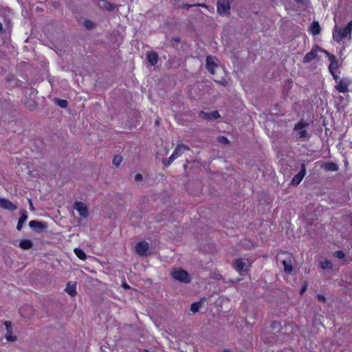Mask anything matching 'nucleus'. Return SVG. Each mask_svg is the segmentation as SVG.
<instances>
[{
	"label": "nucleus",
	"instance_id": "nucleus-7",
	"mask_svg": "<svg viewBox=\"0 0 352 352\" xmlns=\"http://www.w3.org/2000/svg\"><path fill=\"white\" fill-rule=\"evenodd\" d=\"M305 175H306V166H305V164L304 163H302L300 166V172L293 177V179L290 183V185L293 186H298L301 182V181L302 180L303 177L305 176Z\"/></svg>",
	"mask_w": 352,
	"mask_h": 352
},
{
	"label": "nucleus",
	"instance_id": "nucleus-36",
	"mask_svg": "<svg viewBox=\"0 0 352 352\" xmlns=\"http://www.w3.org/2000/svg\"><path fill=\"white\" fill-rule=\"evenodd\" d=\"M297 135L299 138H307V132L305 130H300L298 133Z\"/></svg>",
	"mask_w": 352,
	"mask_h": 352
},
{
	"label": "nucleus",
	"instance_id": "nucleus-9",
	"mask_svg": "<svg viewBox=\"0 0 352 352\" xmlns=\"http://www.w3.org/2000/svg\"><path fill=\"white\" fill-rule=\"evenodd\" d=\"M261 338L265 343L273 344L276 343L278 339L276 332L265 331L262 333Z\"/></svg>",
	"mask_w": 352,
	"mask_h": 352
},
{
	"label": "nucleus",
	"instance_id": "nucleus-18",
	"mask_svg": "<svg viewBox=\"0 0 352 352\" xmlns=\"http://www.w3.org/2000/svg\"><path fill=\"white\" fill-rule=\"evenodd\" d=\"M320 167L325 171H337L339 169L338 165L331 162H324L321 164Z\"/></svg>",
	"mask_w": 352,
	"mask_h": 352
},
{
	"label": "nucleus",
	"instance_id": "nucleus-38",
	"mask_svg": "<svg viewBox=\"0 0 352 352\" xmlns=\"http://www.w3.org/2000/svg\"><path fill=\"white\" fill-rule=\"evenodd\" d=\"M294 1L298 3H300L302 6H303L305 7H307L309 3V0H294Z\"/></svg>",
	"mask_w": 352,
	"mask_h": 352
},
{
	"label": "nucleus",
	"instance_id": "nucleus-4",
	"mask_svg": "<svg viewBox=\"0 0 352 352\" xmlns=\"http://www.w3.org/2000/svg\"><path fill=\"white\" fill-rule=\"evenodd\" d=\"M173 278L181 283H189L191 281L189 274L183 269L175 270L171 272Z\"/></svg>",
	"mask_w": 352,
	"mask_h": 352
},
{
	"label": "nucleus",
	"instance_id": "nucleus-15",
	"mask_svg": "<svg viewBox=\"0 0 352 352\" xmlns=\"http://www.w3.org/2000/svg\"><path fill=\"white\" fill-rule=\"evenodd\" d=\"M215 60H217V58L212 56H208L206 60V69L212 74H214V68L217 67Z\"/></svg>",
	"mask_w": 352,
	"mask_h": 352
},
{
	"label": "nucleus",
	"instance_id": "nucleus-51",
	"mask_svg": "<svg viewBox=\"0 0 352 352\" xmlns=\"http://www.w3.org/2000/svg\"><path fill=\"white\" fill-rule=\"evenodd\" d=\"M226 80H223V82H221V84L223 85H226Z\"/></svg>",
	"mask_w": 352,
	"mask_h": 352
},
{
	"label": "nucleus",
	"instance_id": "nucleus-27",
	"mask_svg": "<svg viewBox=\"0 0 352 352\" xmlns=\"http://www.w3.org/2000/svg\"><path fill=\"white\" fill-rule=\"evenodd\" d=\"M74 252L76 255L81 260L85 261L87 258V255L85 252L79 248H76L74 249Z\"/></svg>",
	"mask_w": 352,
	"mask_h": 352
},
{
	"label": "nucleus",
	"instance_id": "nucleus-43",
	"mask_svg": "<svg viewBox=\"0 0 352 352\" xmlns=\"http://www.w3.org/2000/svg\"><path fill=\"white\" fill-rule=\"evenodd\" d=\"M328 58H329L330 63H333V62L337 60V59L336 58V56L333 54H331L329 56H328Z\"/></svg>",
	"mask_w": 352,
	"mask_h": 352
},
{
	"label": "nucleus",
	"instance_id": "nucleus-13",
	"mask_svg": "<svg viewBox=\"0 0 352 352\" xmlns=\"http://www.w3.org/2000/svg\"><path fill=\"white\" fill-rule=\"evenodd\" d=\"M0 207L10 211H14L18 208L17 205L5 198H0Z\"/></svg>",
	"mask_w": 352,
	"mask_h": 352
},
{
	"label": "nucleus",
	"instance_id": "nucleus-44",
	"mask_svg": "<svg viewBox=\"0 0 352 352\" xmlns=\"http://www.w3.org/2000/svg\"><path fill=\"white\" fill-rule=\"evenodd\" d=\"M180 38L179 36L173 37L171 38V41H173L175 43H179L180 42Z\"/></svg>",
	"mask_w": 352,
	"mask_h": 352
},
{
	"label": "nucleus",
	"instance_id": "nucleus-55",
	"mask_svg": "<svg viewBox=\"0 0 352 352\" xmlns=\"http://www.w3.org/2000/svg\"><path fill=\"white\" fill-rule=\"evenodd\" d=\"M27 308H28V309H30V310H32V307H29V306H28V307H27Z\"/></svg>",
	"mask_w": 352,
	"mask_h": 352
},
{
	"label": "nucleus",
	"instance_id": "nucleus-39",
	"mask_svg": "<svg viewBox=\"0 0 352 352\" xmlns=\"http://www.w3.org/2000/svg\"><path fill=\"white\" fill-rule=\"evenodd\" d=\"M329 72L331 74L335 81L336 82H338L339 80H340V79L339 76L337 75V74L335 72V71H329Z\"/></svg>",
	"mask_w": 352,
	"mask_h": 352
},
{
	"label": "nucleus",
	"instance_id": "nucleus-23",
	"mask_svg": "<svg viewBox=\"0 0 352 352\" xmlns=\"http://www.w3.org/2000/svg\"><path fill=\"white\" fill-rule=\"evenodd\" d=\"M206 301V298H201L199 301L195 302L191 304L190 305V311L193 313H197L199 311V309L201 307L204 302Z\"/></svg>",
	"mask_w": 352,
	"mask_h": 352
},
{
	"label": "nucleus",
	"instance_id": "nucleus-10",
	"mask_svg": "<svg viewBox=\"0 0 352 352\" xmlns=\"http://www.w3.org/2000/svg\"><path fill=\"white\" fill-rule=\"evenodd\" d=\"M93 3L101 8H104L109 12H112L116 8V5L107 0H92Z\"/></svg>",
	"mask_w": 352,
	"mask_h": 352
},
{
	"label": "nucleus",
	"instance_id": "nucleus-40",
	"mask_svg": "<svg viewBox=\"0 0 352 352\" xmlns=\"http://www.w3.org/2000/svg\"><path fill=\"white\" fill-rule=\"evenodd\" d=\"M28 107L30 110L34 109L36 107V102L34 100H31Z\"/></svg>",
	"mask_w": 352,
	"mask_h": 352
},
{
	"label": "nucleus",
	"instance_id": "nucleus-17",
	"mask_svg": "<svg viewBox=\"0 0 352 352\" xmlns=\"http://www.w3.org/2000/svg\"><path fill=\"white\" fill-rule=\"evenodd\" d=\"M20 214H21V217L19 219V221H18V223L16 226V229L19 231L21 230V229L23 226V224L25 223V221L28 219V212L25 209H21L20 210Z\"/></svg>",
	"mask_w": 352,
	"mask_h": 352
},
{
	"label": "nucleus",
	"instance_id": "nucleus-26",
	"mask_svg": "<svg viewBox=\"0 0 352 352\" xmlns=\"http://www.w3.org/2000/svg\"><path fill=\"white\" fill-rule=\"evenodd\" d=\"M270 327L276 331V333H280L282 330L281 324L279 321L273 320L271 322Z\"/></svg>",
	"mask_w": 352,
	"mask_h": 352
},
{
	"label": "nucleus",
	"instance_id": "nucleus-11",
	"mask_svg": "<svg viewBox=\"0 0 352 352\" xmlns=\"http://www.w3.org/2000/svg\"><path fill=\"white\" fill-rule=\"evenodd\" d=\"M148 249L149 245L145 241H140L135 245V252L140 256H146Z\"/></svg>",
	"mask_w": 352,
	"mask_h": 352
},
{
	"label": "nucleus",
	"instance_id": "nucleus-24",
	"mask_svg": "<svg viewBox=\"0 0 352 352\" xmlns=\"http://www.w3.org/2000/svg\"><path fill=\"white\" fill-rule=\"evenodd\" d=\"M19 247L23 250H30L33 247V242L30 239H23L19 243Z\"/></svg>",
	"mask_w": 352,
	"mask_h": 352
},
{
	"label": "nucleus",
	"instance_id": "nucleus-54",
	"mask_svg": "<svg viewBox=\"0 0 352 352\" xmlns=\"http://www.w3.org/2000/svg\"><path fill=\"white\" fill-rule=\"evenodd\" d=\"M159 123H160V122H159V121H158V120H156V121H155V124H158Z\"/></svg>",
	"mask_w": 352,
	"mask_h": 352
},
{
	"label": "nucleus",
	"instance_id": "nucleus-47",
	"mask_svg": "<svg viewBox=\"0 0 352 352\" xmlns=\"http://www.w3.org/2000/svg\"><path fill=\"white\" fill-rule=\"evenodd\" d=\"M321 52H324L327 56H329L331 54L328 51L323 50V49H322Z\"/></svg>",
	"mask_w": 352,
	"mask_h": 352
},
{
	"label": "nucleus",
	"instance_id": "nucleus-32",
	"mask_svg": "<svg viewBox=\"0 0 352 352\" xmlns=\"http://www.w3.org/2000/svg\"><path fill=\"white\" fill-rule=\"evenodd\" d=\"M122 161V156H120V155H116L113 157V159L112 163H113V164L114 166L118 167Z\"/></svg>",
	"mask_w": 352,
	"mask_h": 352
},
{
	"label": "nucleus",
	"instance_id": "nucleus-6",
	"mask_svg": "<svg viewBox=\"0 0 352 352\" xmlns=\"http://www.w3.org/2000/svg\"><path fill=\"white\" fill-rule=\"evenodd\" d=\"M29 226L36 233H41L47 230L48 226L46 222L37 220H32L29 222Z\"/></svg>",
	"mask_w": 352,
	"mask_h": 352
},
{
	"label": "nucleus",
	"instance_id": "nucleus-5",
	"mask_svg": "<svg viewBox=\"0 0 352 352\" xmlns=\"http://www.w3.org/2000/svg\"><path fill=\"white\" fill-rule=\"evenodd\" d=\"M234 268L239 273L248 272L250 270V265L246 258H237L233 262Z\"/></svg>",
	"mask_w": 352,
	"mask_h": 352
},
{
	"label": "nucleus",
	"instance_id": "nucleus-33",
	"mask_svg": "<svg viewBox=\"0 0 352 352\" xmlns=\"http://www.w3.org/2000/svg\"><path fill=\"white\" fill-rule=\"evenodd\" d=\"M339 67V64L338 60L333 63H330L329 65V71H335V69Z\"/></svg>",
	"mask_w": 352,
	"mask_h": 352
},
{
	"label": "nucleus",
	"instance_id": "nucleus-42",
	"mask_svg": "<svg viewBox=\"0 0 352 352\" xmlns=\"http://www.w3.org/2000/svg\"><path fill=\"white\" fill-rule=\"evenodd\" d=\"M143 179V176L140 173H138L135 176V182H141Z\"/></svg>",
	"mask_w": 352,
	"mask_h": 352
},
{
	"label": "nucleus",
	"instance_id": "nucleus-50",
	"mask_svg": "<svg viewBox=\"0 0 352 352\" xmlns=\"http://www.w3.org/2000/svg\"><path fill=\"white\" fill-rule=\"evenodd\" d=\"M3 31V25L1 24V23L0 22V33L2 32Z\"/></svg>",
	"mask_w": 352,
	"mask_h": 352
},
{
	"label": "nucleus",
	"instance_id": "nucleus-35",
	"mask_svg": "<svg viewBox=\"0 0 352 352\" xmlns=\"http://www.w3.org/2000/svg\"><path fill=\"white\" fill-rule=\"evenodd\" d=\"M334 256L339 259H343L345 257V254L343 251L338 250L334 252Z\"/></svg>",
	"mask_w": 352,
	"mask_h": 352
},
{
	"label": "nucleus",
	"instance_id": "nucleus-22",
	"mask_svg": "<svg viewBox=\"0 0 352 352\" xmlns=\"http://www.w3.org/2000/svg\"><path fill=\"white\" fill-rule=\"evenodd\" d=\"M309 29L314 36L319 34L321 31L320 26L318 21L312 22Z\"/></svg>",
	"mask_w": 352,
	"mask_h": 352
},
{
	"label": "nucleus",
	"instance_id": "nucleus-21",
	"mask_svg": "<svg viewBox=\"0 0 352 352\" xmlns=\"http://www.w3.org/2000/svg\"><path fill=\"white\" fill-rule=\"evenodd\" d=\"M76 282H68L65 289V292L71 296H75L76 293Z\"/></svg>",
	"mask_w": 352,
	"mask_h": 352
},
{
	"label": "nucleus",
	"instance_id": "nucleus-37",
	"mask_svg": "<svg viewBox=\"0 0 352 352\" xmlns=\"http://www.w3.org/2000/svg\"><path fill=\"white\" fill-rule=\"evenodd\" d=\"M307 285H308V282L305 281L303 283V285L302 286V287L300 290V292H299L300 295H302L305 292Z\"/></svg>",
	"mask_w": 352,
	"mask_h": 352
},
{
	"label": "nucleus",
	"instance_id": "nucleus-2",
	"mask_svg": "<svg viewBox=\"0 0 352 352\" xmlns=\"http://www.w3.org/2000/svg\"><path fill=\"white\" fill-rule=\"evenodd\" d=\"M234 0H218L217 3V13L221 16H229L230 14V3Z\"/></svg>",
	"mask_w": 352,
	"mask_h": 352
},
{
	"label": "nucleus",
	"instance_id": "nucleus-12",
	"mask_svg": "<svg viewBox=\"0 0 352 352\" xmlns=\"http://www.w3.org/2000/svg\"><path fill=\"white\" fill-rule=\"evenodd\" d=\"M349 80L347 78H343L339 80L338 84L335 86V89L340 93H346L349 91Z\"/></svg>",
	"mask_w": 352,
	"mask_h": 352
},
{
	"label": "nucleus",
	"instance_id": "nucleus-53",
	"mask_svg": "<svg viewBox=\"0 0 352 352\" xmlns=\"http://www.w3.org/2000/svg\"><path fill=\"white\" fill-rule=\"evenodd\" d=\"M223 352H231V351L229 350H224Z\"/></svg>",
	"mask_w": 352,
	"mask_h": 352
},
{
	"label": "nucleus",
	"instance_id": "nucleus-31",
	"mask_svg": "<svg viewBox=\"0 0 352 352\" xmlns=\"http://www.w3.org/2000/svg\"><path fill=\"white\" fill-rule=\"evenodd\" d=\"M308 126H309V124L306 122H299L295 124L294 130H295V131L302 130V129H304Z\"/></svg>",
	"mask_w": 352,
	"mask_h": 352
},
{
	"label": "nucleus",
	"instance_id": "nucleus-8",
	"mask_svg": "<svg viewBox=\"0 0 352 352\" xmlns=\"http://www.w3.org/2000/svg\"><path fill=\"white\" fill-rule=\"evenodd\" d=\"M318 51H322V48L318 45H315L311 49V50L307 54H306V55L304 56L302 63H308L313 59L316 58L317 57V52Z\"/></svg>",
	"mask_w": 352,
	"mask_h": 352
},
{
	"label": "nucleus",
	"instance_id": "nucleus-28",
	"mask_svg": "<svg viewBox=\"0 0 352 352\" xmlns=\"http://www.w3.org/2000/svg\"><path fill=\"white\" fill-rule=\"evenodd\" d=\"M320 267L323 270H331L333 267L332 263L329 260L320 261Z\"/></svg>",
	"mask_w": 352,
	"mask_h": 352
},
{
	"label": "nucleus",
	"instance_id": "nucleus-3",
	"mask_svg": "<svg viewBox=\"0 0 352 352\" xmlns=\"http://www.w3.org/2000/svg\"><path fill=\"white\" fill-rule=\"evenodd\" d=\"M189 147L184 144H179L175 148L173 154L170 156V157L166 160L164 159L162 160V163L165 166H169L178 156H179L185 150H188Z\"/></svg>",
	"mask_w": 352,
	"mask_h": 352
},
{
	"label": "nucleus",
	"instance_id": "nucleus-25",
	"mask_svg": "<svg viewBox=\"0 0 352 352\" xmlns=\"http://www.w3.org/2000/svg\"><path fill=\"white\" fill-rule=\"evenodd\" d=\"M282 264L284 267V271L287 274H291L293 271V266L292 261L289 260V261H287L285 260L282 261Z\"/></svg>",
	"mask_w": 352,
	"mask_h": 352
},
{
	"label": "nucleus",
	"instance_id": "nucleus-1",
	"mask_svg": "<svg viewBox=\"0 0 352 352\" xmlns=\"http://www.w3.org/2000/svg\"><path fill=\"white\" fill-rule=\"evenodd\" d=\"M352 30V21H351L344 29L335 27L333 32V38L336 42H340L343 38L351 34Z\"/></svg>",
	"mask_w": 352,
	"mask_h": 352
},
{
	"label": "nucleus",
	"instance_id": "nucleus-14",
	"mask_svg": "<svg viewBox=\"0 0 352 352\" xmlns=\"http://www.w3.org/2000/svg\"><path fill=\"white\" fill-rule=\"evenodd\" d=\"M3 324L6 326V329L7 331V333L5 336L7 340L9 342L16 341L17 340L16 336H12V322L10 321L6 320L3 322Z\"/></svg>",
	"mask_w": 352,
	"mask_h": 352
},
{
	"label": "nucleus",
	"instance_id": "nucleus-52",
	"mask_svg": "<svg viewBox=\"0 0 352 352\" xmlns=\"http://www.w3.org/2000/svg\"><path fill=\"white\" fill-rule=\"evenodd\" d=\"M342 100H343V97L342 96H339V100L342 101Z\"/></svg>",
	"mask_w": 352,
	"mask_h": 352
},
{
	"label": "nucleus",
	"instance_id": "nucleus-41",
	"mask_svg": "<svg viewBox=\"0 0 352 352\" xmlns=\"http://www.w3.org/2000/svg\"><path fill=\"white\" fill-rule=\"evenodd\" d=\"M317 298H318V300L321 302L325 303L327 302L326 298L322 294H318L317 296Z\"/></svg>",
	"mask_w": 352,
	"mask_h": 352
},
{
	"label": "nucleus",
	"instance_id": "nucleus-45",
	"mask_svg": "<svg viewBox=\"0 0 352 352\" xmlns=\"http://www.w3.org/2000/svg\"><path fill=\"white\" fill-rule=\"evenodd\" d=\"M28 201H29V204H30V209L32 211H35V208L33 206L32 200L29 199Z\"/></svg>",
	"mask_w": 352,
	"mask_h": 352
},
{
	"label": "nucleus",
	"instance_id": "nucleus-49",
	"mask_svg": "<svg viewBox=\"0 0 352 352\" xmlns=\"http://www.w3.org/2000/svg\"><path fill=\"white\" fill-rule=\"evenodd\" d=\"M195 6H201V7H206V5L203 3V4H201V3H198L197 5H195Z\"/></svg>",
	"mask_w": 352,
	"mask_h": 352
},
{
	"label": "nucleus",
	"instance_id": "nucleus-46",
	"mask_svg": "<svg viewBox=\"0 0 352 352\" xmlns=\"http://www.w3.org/2000/svg\"><path fill=\"white\" fill-rule=\"evenodd\" d=\"M122 286L124 289H130V286L126 283H123L122 284Z\"/></svg>",
	"mask_w": 352,
	"mask_h": 352
},
{
	"label": "nucleus",
	"instance_id": "nucleus-30",
	"mask_svg": "<svg viewBox=\"0 0 352 352\" xmlns=\"http://www.w3.org/2000/svg\"><path fill=\"white\" fill-rule=\"evenodd\" d=\"M83 25L89 30H91L96 27V25L91 21L88 19L84 21Z\"/></svg>",
	"mask_w": 352,
	"mask_h": 352
},
{
	"label": "nucleus",
	"instance_id": "nucleus-19",
	"mask_svg": "<svg viewBox=\"0 0 352 352\" xmlns=\"http://www.w3.org/2000/svg\"><path fill=\"white\" fill-rule=\"evenodd\" d=\"M75 208L78 211L81 217H87L89 214L87 206L82 202H76Z\"/></svg>",
	"mask_w": 352,
	"mask_h": 352
},
{
	"label": "nucleus",
	"instance_id": "nucleus-48",
	"mask_svg": "<svg viewBox=\"0 0 352 352\" xmlns=\"http://www.w3.org/2000/svg\"><path fill=\"white\" fill-rule=\"evenodd\" d=\"M193 6H195V5H191V4H186L184 6V8L188 9L189 8H191V7H193Z\"/></svg>",
	"mask_w": 352,
	"mask_h": 352
},
{
	"label": "nucleus",
	"instance_id": "nucleus-34",
	"mask_svg": "<svg viewBox=\"0 0 352 352\" xmlns=\"http://www.w3.org/2000/svg\"><path fill=\"white\" fill-rule=\"evenodd\" d=\"M218 142L223 144H228L230 143L229 140L225 136H219L217 137Z\"/></svg>",
	"mask_w": 352,
	"mask_h": 352
},
{
	"label": "nucleus",
	"instance_id": "nucleus-20",
	"mask_svg": "<svg viewBox=\"0 0 352 352\" xmlns=\"http://www.w3.org/2000/svg\"><path fill=\"white\" fill-rule=\"evenodd\" d=\"M148 62L153 66H155L159 60L158 54L155 51L148 52L146 54Z\"/></svg>",
	"mask_w": 352,
	"mask_h": 352
},
{
	"label": "nucleus",
	"instance_id": "nucleus-16",
	"mask_svg": "<svg viewBox=\"0 0 352 352\" xmlns=\"http://www.w3.org/2000/svg\"><path fill=\"white\" fill-rule=\"evenodd\" d=\"M199 115L202 118L208 120H217L220 118V114L218 111H212L210 112L201 111Z\"/></svg>",
	"mask_w": 352,
	"mask_h": 352
},
{
	"label": "nucleus",
	"instance_id": "nucleus-29",
	"mask_svg": "<svg viewBox=\"0 0 352 352\" xmlns=\"http://www.w3.org/2000/svg\"><path fill=\"white\" fill-rule=\"evenodd\" d=\"M54 101L56 104L62 108H66L68 106V102L66 100L55 98Z\"/></svg>",
	"mask_w": 352,
	"mask_h": 352
}]
</instances>
